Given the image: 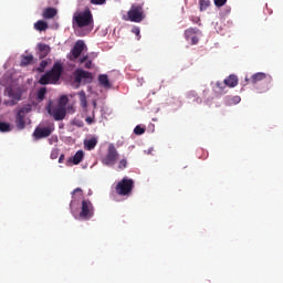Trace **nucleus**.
<instances>
[{
	"label": "nucleus",
	"instance_id": "9d476101",
	"mask_svg": "<svg viewBox=\"0 0 283 283\" xmlns=\"http://www.w3.org/2000/svg\"><path fill=\"white\" fill-rule=\"evenodd\" d=\"M52 132H54V124L49 127H36L33 132V136L35 137V140H41V138L52 136Z\"/></svg>",
	"mask_w": 283,
	"mask_h": 283
},
{
	"label": "nucleus",
	"instance_id": "6e6552de",
	"mask_svg": "<svg viewBox=\"0 0 283 283\" xmlns=\"http://www.w3.org/2000/svg\"><path fill=\"white\" fill-rule=\"evenodd\" d=\"M46 112L50 116H53L54 120H63L65 119V116H67V108H63L57 105L52 106V103L48 105Z\"/></svg>",
	"mask_w": 283,
	"mask_h": 283
},
{
	"label": "nucleus",
	"instance_id": "79ce46f5",
	"mask_svg": "<svg viewBox=\"0 0 283 283\" xmlns=\"http://www.w3.org/2000/svg\"><path fill=\"white\" fill-rule=\"evenodd\" d=\"M235 103H240V96L234 97Z\"/></svg>",
	"mask_w": 283,
	"mask_h": 283
},
{
	"label": "nucleus",
	"instance_id": "bb28decb",
	"mask_svg": "<svg viewBox=\"0 0 283 283\" xmlns=\"http://www.w3.org/2000/svg\"><path fill=\"white\" fill-rule=\"evenodd\" d=\"M199 6H200V12H205V10H207V8H209V6H211V1L200 0Z\"/></svg>",
	"mask_w": 283,
	"mask_h": 283
},
{
	"label": "nucleus",
	"instance_id": "4c0bfd02",
	"mask_svg": "<svg viewBox=\"0 0 283 283\" xmlns=\"http://www.w3.org/2000/svg\"><path fill=\"white\" fill-rule=\"evenodd\" d=\"M85 120H86L87 125H92V123H94V115H93V117H90V116L86 117Z\"/></svg>",
	"mask_w": 283,
	"mask_h": 283
},
{
	"label": "nucleus",
	"instance_id": "c9c22d12",
	"mask_svg": "<svg viewBox=\"0 0 283 283\" xmlns=\"http://www.w3.org/2000/svg\"><path fill=\"white\" fill-rule=\"evenodd\" d=\"M133 33L136 34V36H138V40H140V29L138 28L133 29Z\"/></svg>",
	"mask_w": 283,
	"mask_h": 283
},
{
	"label": "nucleus",
	"instance_id": "cd10ccee",
	"mask_svg": "<svg viewBox=\"0 0 283 283\" xmlns=\"http://www.w3.org/2000/svg\"><path fill=\"white\" fill-rule=\"evenodd\" d=\"M45 67H48V61L42 60L40 63V66L36 70H38V72L43 73V72H45Z\"/></svg>",
	"mask_w": 283,
	"mask_h": 283
},
{
	"label": "nucleus",
	"instance_id": "c03bdc74",
	"mask_svg": "<svg viewBox=\"0 0 283 283\" xmlns=\"http://www.w3.org/2000/svg\"><path fill=\"white\" fill-rule=\"evenodd\" d=\"M72 202H73V201H71L70 207H72Z\"/></svg>",
	"mask_w": 283,
	"mask_h": 283
},
{
	"label": "nucleus",
	"instance_id": "39448f33",
	"mask_svg": "<svg viewBox=\"0 0 283 283\" xmlns=\"http://www.w3.org/2000/svg\"><path fill=\"white\" fill-rule=\"evenodd\" d=\"M80 220H92L94 218V203L90 199H83L81 203Z\"/></svg>",
	"mask_w": 283,
	"mask_h": 283
},
{
	"label": "nucleus",
	"instance_id": "e433bc0d",
	"mask_svg": "<svg viewBox=\"0 0 283 283\" xmlns=\"http://www.w3.org/2000/svg\"><path fill=\"white\" fill-rule=\"evenodd\" d=\"M75 193H80V196H83V189H81V188H75V189L73 190V196H74Z\"/></svg>",
	"mask_w": 283,
	"mask_h": 283
},
{
	"label": "nucleus",
	"instance_id": "ddd939ff",
	"mask_svg": "<svg viewBox=\"0 0 283 283\" xmlns=\"http://www.w3.org/2000/svg\"><path fill=\"white\" fill-rule=\"evenodd\" d=\"M4 94H7L9 98H12L11 105H17V101H21V92H19L17 88L9 86L6 88Z\"/></svg>",
	"mask_w": 283,
	"mask_h": 283
},
{
	"label": "nucleus",
	"instance_id": "7ed1b4c3",
	"mask_svg": "<svg viewBox=\"0 0 283 283\" xmlns=\"http://www.w3.org/2000/svg\"><path fill=\"white\" fill-rule=\"evenodd\" d=\"M261 81H264L265 83L264 85L256 86L258 94H264L271 90L273 77L271 75H266V73L259 72L254 73L250 78V83H252V85H258V83H261Z\"/></svg>",
	"mask_w": 283,
	"mask_h": 283
},
{
	"label": "nucleus",
	"instance_id": "412c9836",
	"mask_svg": "<svg viewBox=\"0 0 283 283\" xmlns=\"http://www.w3.org/2000/svg\"><path fill=\"white\" fill-rule=\"evenodd\" d=\"M32 61H34V56L33 55H23L22 60L20 62L21 67H25L28 65H32Z\"/></svg>",
	"mask_w": 283,
	"mask_h": 283
},
{
	"label": "nucleus",
	"instance_id": "2eb2a0df",
	"mask_svg": "<svg viewBox=\"0 0 283 283\" xmlns=\"http://www.w3.org/2000/svg\"><path fill=\"white\" fill-rule=\"evenodd\" d=\"M15 125L18 129H25V111L23 108L17 114Z\"/></svg>",
	"mask_w": 283,
	"mask_h": 283
},
{
	"label": "nucleus",
	"instance_id": "58836bf2",
	"mask_svg": "<svg viewBox=\"0 0 283 283\" xmlns=\"http://www.w3.org/2000/svg\"><path fill=\"white\" fill-rule=\"evenodd\" d=\"M66 109L70 114H74V106H67Z\"/></svg>",
	"mask_w": 283,
	"mask_h": 283
},
{
	"label": "nucleus",
	"instance_id": "c756f323",
	"mask_svg": "<svg viewBox=\"0 0 283 283\" xmlns=\"http://www.w3.org/2000/svg\"><path fill=\"white\" fill-rule=\"evenodd\" d=\"M144 133H145V128L142 126H136L134 128V134H136V136H143Z\"/></svg>",
	"mask_w": 283,
	"mask_h": 283
},
{
	"label": "nucleus",
	"instance_id": "473e14b6",
	"mask_svg": "<svg viewBox=\"0 0 283 283\" xmlns=\"http://www.w3.org/2000/svg\"><path fill=\"white\" fill-rule=\"evenodd\" d=\"M105 1H107V0H91V3L93 6H103V3H105Z\"/></svg>",
	"mask_w": 283,
	"mask_h": 283
},
{
	"label": "nucleus",
	"instance_id": "6ab92c4d",
	"mask_svg": "<svg viewBox=\"0 0 283 283\" xmlns=\"http://www.w3.org/2000/svg\"><path fill=\"white\" fill-rule=\"evenodd\" d=\"M98 83L102 85V87H105V90H109V87H112V83H109V77L107 74H99Z\"/></svg>",
	"mask_w": 283,
	"mask_h": 283
},
{
	"label": "nucleus",
	"instance_id": "393cba45",
	"mask_svg": "<svg viewBox=\"0 0 283 283\" xmlns=\"http://www.w3.org/2000/svg\"><path fill=\"white\" fill-rule=\"evenodd\" d=\"M0 132L2 133L12 132V125H10V123L0 122Z\"/></svg>",
	"mask_w": 283,
	"mask_h": 283
},
{
	"label": "nucleus",
	"instance_id": "f03ea898",
	"mask_svg": "<svg viewBox=\"0 0 283 283\" xmlns=\"http://www.w3.org/2000/svg\"><path fill=\"white\" fill-rule=\"evenodd\" d=\"M61 74H63V65L55 63L51 71L40 77L39 83L40 85H54L61 80Z\"/></svg>",
	"mask_w": 283,
	"mask_h": 283
},
{
	"label": "nucleus",
	"instance_id": "a211bd4d",
	"mask_svg": "<svg viewBox=\"0 0 283 283\" xmlns=\"http://www.w3.org/2000/svg\"><path fill=\"white\" fill-rule=\"evenodd\" d=\"M96 145H98V139L96 137L84 140V148L87 151H92V149H95Z\"/></svg>",
	"mask_w": 283,
	"mask_h": 283
},
{
	"label": "nucleus",
	"instance_id": "f3484780",
	"mask_svg": "<svg viewBox=\"0 0 283 283\" xmlns=\"http://www.w3.org/2000/svg\"><path fill=\"white\" fill-rule=\"evenodd\" d=\"M59 14V11L55 8L49 7L43 10V19H54Z\"/></svg>",
	"mask_w": 283,
	"mask_h": 283
},
{
	"label": "nucleus",
	"instance_id": "a878e982",
	"mask_svg": "<svg viewBox=\"0 0 283 283\" xmlns=\"http://www.w3.org/2000/svg\"><path fill=\"white\" fill-rule=\"evenodd\" d=\"M45 94H48V88L41 87V88L38 91V95H36L38 101H40V102H41V101H44Z\"/></svg>",
	"mask_w": 283,
	"mask_h": 283
},
{
	"label": "nucleus",
	"instance_id": "aec40b11",
	"mask_svg": "<svg viewBox=\"0 0 283 283\" xmlns=\"http://www.w3.org/2000/svg\"><path fill=\"white\" fill-rule=\"evenodd\" d=\"M84 156L85 154L83 153V150H77L72 158L73 165H80L83 161Z\"/></svg>",
	"mask_w": 283,
	"mask_h": 283
},
{
	"label": "nucleus",
	"instance_id": "a18cd8bd",
	"mask_svg": "<svg viewBox=\"0 0 283 283\" xmlns=\"http://www.w3.org/2000/svg\"><path fill=\"white\" fill-rule=\"evenodd\" d=\"M245 81H249V78H245Z\"/></svg>",
	"mask_w": 283,
	"mask_h": 283
},
{
	"label": "nucleus",
	"instance_id": "dca6fc26",
	"mask_svg": "<svg viewBox=\"0 0 283 283\" xmlns=\"http://www.w3.org/2000/svg\"><path fill=\"white\" fill-rule=\"evenodd\" d=\"M38 50H39V59H45V56L50 54V45L48 44L39 43Z\"/></svg>",
	"mask_w": 283,
	"mask_h": 283
},
{
	"label": "nucleus",
	"instance_id": "4be33fe9",
	"mask_svg": "<svg viewBox=\"0 0 283 283\" xmlns=\"http://www.w3.org/2000/svg\"><path fill=\"white\" fill-rule=\"evenodd\" d=\"M34 29L38 30L39 32H45V30L48 29V22L39 20L38 22L34 23Z\"/></svg>",
	"mask_w": 283,
	"mask_h": 283
},
{
	"label": "nucleus",
	"instance_id": "b1692460",
	"mask_svg": "<svg viewBox=\"0 0 283 283\" xmlns=\"http://www.w3.org/2000/svg\"><path fill=\"white\" fill-rule=\"evenodd\" d=\"M78 97H80V103L82 107H87V96L85 95V91H81L78 93Z\"/></svg>",
	"mask_w": 283,
	"mask_h": 283
},
{
	"label": "nucleus",
	"instance_id": "f8f14e48",
	"mask_svg": "<svg viewBox=\"0 0 283 283\" xmlns=\"http://www.w3.org/2000/svg\"><path fill=\"white\" fill-rule=\"evenodd\" d=\"M83 50H85V42L83 40H78L75 42V45L73 46L71 54L73 57H71V61H76L81 54H83Z\"/></svg>",
	"mask_w": 283,
	"mask_h": 283
},
{
	"label": "nucleus",
	"instance_id": "423d86ee",
	"mask_svg": "<svg viewBox=\"0 0 283 283\" xmlns=\"http://www.w3.org/2000/svg\"><path fill=\"white\" fill-rule=\"evenodd\" d=\"M118 160V150L114 144L108 145L106 155L102 158V164L105 167H114Z\"/></svg>",
	"mask_w": 283,
	"mask_h": 283
},
{
	"label": "nucleus",
	"instance_id": "f257e3e1",
	"mask_svg": "<svg viewBox=\"0 0 283 283\" xmlns=\"http://www.w3.org/2000/svg\"><path fill=\"white\" fill-rule=\"evenodd\" d=\"M72 24L74 30H76V28H91L90 30H92L94 28V15H92V11L86 9L82 12H75L73 15Z\"/></svg>",
	"mask_w": 283,
	"mask_h": 283
},
{
	"label": "nucleus",
	"instance_id": "c85d7f7f",
	"mask_svg": "<svg viewBox=\"0 0 283 283\" xmlns=\"http://www.w3.org/2000/svg\"><path fill=\"white\" fill-rule=\"evenodd\" d=\"M124 169H127V159H122L118 163V170L123 171Z\"/></svg>",
	"mask_w": 283,
	"mask_h": 283
},
{
	"label": "nucleus",
	"instance_id": "37998d69",
	"mask_svg": "<svg viewBox=\"0 0 283 283\" xmlns=\"http://www.w3.org/2000/svg\"><path fill=\"white\" fill-rule=\"evenodd\" d=\"M96 106H97L96 101H93V107H94V109H96Z\"/></svg>",
	"mask_w": 283,
	"mask_h": 283
},
{
	"label": "nucleus",
	"instance_id": "9b49d317",
	"mask_svg": "<svg viewBox=\"0 0 283 283\" xmlns=\"http://www.w3.org/2000/svg\"><path fill=\"white\" fill-rule=\"evenodd\" d=\"M83 78L92 81V73L90 71H84L82 69H77L74 72V80L76 83V87H81V83Z\"/></svg>",
	"mask_w": 283,
	"mask_h": 283
},
{
	"label": "nucleus",
	"instance_id": "a19ab883",
	"mask_svg": "<svg viewBox=\"0 0 283 283\" xmlns=\"http://www.w3.org/2000/svg\"><path fill=\"white\" fill-rule=\"evenodd\" d=\"M64 160H65V155L62 154V155L59 157V163L61 164V163H63Z\"/></svg>",
	"mask_w": 283,
	"mask_h": 283
},
{
	"label": "nucleus",
	"instance_id": "ea45409f",
	"mask_svg": "<svg viewBox=\"0 0 283 283\" xmlns=\"http://www.w3.org/2000/svg\"><path fill=\"white\" fill-rule=\"evenodd\" d=\"M86 61H87V55L80 57V60H78L80 63H85Z\"/></svg>",
	"mask_w": 283,
	"mask_h": 283
},
{
	"label": "nucleus",
	"instance_id": "72a5a7b5",
	"mask_svg": "<svg viewBox=\"0 0 283 283\" xmlns=\"http://www.w3.org/2000/svg\"><path fill=\"white\" fill-rule=\"evenodd\" d=\"M73 125H75V127H84L85 124L83 123V120L74 119Z\"/></svg>",
	"mask_w": 283,
	"mask_h": 283
},
{
	"label": "nucleus",
	"instance_id": "0eeeda50",
	"mask_svg": "<svg viewBox=\"0 0 283 283\" xmlns=\"http://www.w3.org/2000/svg\"><path fill=\"white\" fill-rule=\"evenodd\" d=\"M127 17L133 23H140V21L145 19V11H143V6L133 4L127 12Z\"/></svg>",
	"mask_w": 283,
	"mask_h": 283
},
{
	"label": "nucleus",
	"instance_id": "7c9ffc66",
	"mask_svg": "<svg viewBox=\"0 0 283 283\" xmlns=\"http://www.w3.org/2000/svg\"><path fill=\"white\" fill-rule=\"evenodd\" d=\"M59 158V148L51 151V160H56Z\"/></svg>",
	"mask_w": 283,
	"mask_h": 283
},
{
	"label": "nucleus",
	"instance_id": "f704fd0d",
	"mask_svg": "<svg viewBox=\"0 0 283 283\" xmlns=\"http://www.w3.org/2000/svg\"><path fill=\"white\" fill-rule=\"evenodd\" d=\"M84 67H85L86 70H92V60H86V61H85V64H84Z\"/></svg>",
	"mask_w": 283,
	"mask_h": 283
},
{
	"label": "nucleus",
	"instance_id": "2f4dec72",
	"mask_svg": "<svg viewBox=\"0 0 283 283\" xmlns=\"http://www.w3.org/2000/svg\"><path fill=\"white\" fill-rule=\"evenodd\" d=\"M224 3H227V0H214V6L217 8H222V6H224Z\"/></svg>",
	"mask_w": 283,
	"mask_h": 283
},
{
	"label": "nucleus",
	"instance_id": "20e7f679",
	"mask_svg": "<svg viewBox=\"0 0 283 283\" xmlns=\"http://www.w3.org/2000/svg\"><path fill=\"white\" fill-rule=\"evenodd\" d=\"M132 191H134V179H129L127 177H124L118 181L115 187L117 196H130Z\"/></svg>",
	"mask_w": 283,
	"mask_h": 283
},
{
	"label": "nucleus",
	"instance_id": "4468645a",
	"mask_svg": "<svg viewBox=\"0 0 283 283\" xmlns=\"http://www.w3.org/2000/svg\"><path fill=\"white\" fill-rule=\"evenodd\" d=\"M197 32H198V29H193V28L187 29L185 31L186 41H191V44L196 45V43H198V36H196Z\"/></svg>",
	"mask_w": 283,
	"mask_h": 283
},
{
	"label": "nucleus",
	"instance_id": "1a4fd4ad",
	"mask_svg": "<svg viewBox=\"0 0 283 283\" xmlns=\"http://www.w3.org/2000/svg\"><path fill=\"white\" fill-rule=\"evenodd\" d=\"M238 76L231 74L223 81V84L221 82H217V87L220 90V92H224L227 87H238Z\"/></svg>",
	"mask_w": 283,
	"mask_h": 283
},
{
	"label": "nucleus",
	"instance_id": "5701e85b",
	"mask_svg": "<svg viewBox=\"0 0 283 283\" xmlns=\"http://www.w3.org/2000/svg\"><path fill=\"white\" fill-rule=\"evenodd\" d=\"M67 103H70V98L66 95H62L57 102V107L67 109Z\"/></svg>",
	"mask_w": 283,
	"mask_h": 283
}]
</instances>
